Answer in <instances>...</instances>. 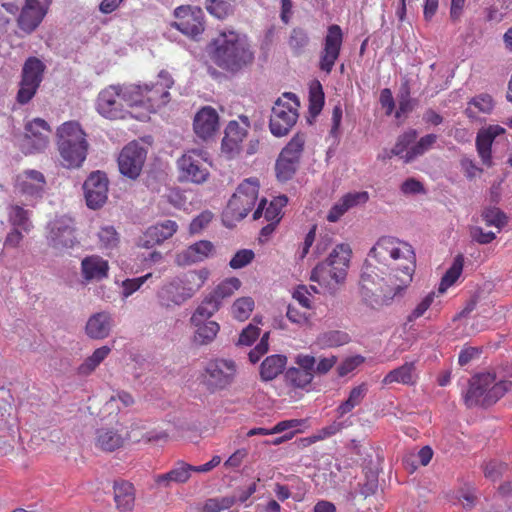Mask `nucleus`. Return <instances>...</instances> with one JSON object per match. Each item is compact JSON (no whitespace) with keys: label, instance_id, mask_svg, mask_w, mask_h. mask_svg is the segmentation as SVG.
I'll list each match as a JSON object with an SVG mask.
<instances>
[{"label":"nucleus","instance_id":"nucleus-39","mask_svg":"<svg viewBox=\"0 0 512 512\" xmlns=\"http://www.w3.org/2000/svg\"><path fill=\"white\" fill-rule=\"evenodd\" d=\"M464 266V257L463 255H457L450 268L443 275L441 282L438 287V293L443 294L450 288L461 276Z\"/></svg>","mask_w":512,"mask_h":512},{"label":"nucleus","instance_id":"nucleus-38","mask_svg":"<svg viewBox=\"0 0 512 512\" xmlns=\"http://www.w3.org/2000/svg\"><path fill=\"white\" fill-rule=\"evenodd\" d=\"M110 352L111 348L106 345L97 348L79 365L77 369L78 375L88 376L92 374L96 368L108 357Z\"/></svg>","mask_w":512,"mask_h":512},{"label":"nucleus","instance_id":"nucleus-16","mask_svg":"<svg viewBox=\"0 0 512 512\" xmlns=\"http://www.w3.org/2000/svg\"><path fill=\"white\" fill-rule=\"evenodd\" d=\"M206 384L213 390L227 387L236 374V364L228 359L210 361L205 369Z\"/></svg>","mask_w":512,"mask_h":512},{"label":"nucleus","instance_id":"nucleus-47","mask_svg":"<svg viewBox=\"0 0 512 512\" xmlns=\"http://www.w3.org/2000/svg\"><path fill=\"white\" fill-rule=\"evenodd\" d=\"M235 0H206L207 11L218 19H224L233 12Z\"/></svg>","mask_w":512,"mask_h":512},{"label":"nucleus","instance_id":"nucleus-29","mask_svg":"<svg viewBox=\"0 0 512 512\" xmlns=\"http://www.w3.org/2000/svg\"><path fill=\"white\" fill-rule=\"evenodd\" d=\"M190 323L195 328L194 342L198 345L212 343L220 330V325L213 320L190 319Z\"/></svg>","mask_w":512,"mask_h":512},{"label":"nucleus","instance_id":"nucleus-54","mask_svg":"<svg viewBox=\"0 0 512 512\" xmlns=\"http://www.w3.org/2000/svg\"><path fill=\"white\" fill-rule=\"evenodd\" d=\"M477 109L479 112L489 114L494 107L493 99L490 95L481 94L479 96L474 97L469 102V106L466 109V113L468 116H472V108Z\"/></svg>","mask_w":512,"mask_h":512},{"label":"nucleus","instance_id":"nucleus-28","mask_svg":"<svg viewBox=\"0 0 512 512\" xmlns=\"http://www.w3.org/2000/svg\"><path fill=\"white\" fill-rule=\"evenodd\" d=\"M288 203V198L285 195H280L275 197L265 208L266 199H262L253 214V218L255 220L259 219L262 215H264L265 219L268 222H273L278 224L282 218V208L285 207Z\"/></svg>","mask_w":512,"mask_h":512},{"label":"nucleus","instance_id":"nucleus-52","mask_svg":"<svg viewBox=\"0 0 512 512\" xmlns=\"http://www.w3.org/2000/svg\"><path fill=\"white\" fill-rule=\"evenodd\" d=\"M298 162L279 156L276 162L277 178L281 181H287L292 178L297 169Z\"/></svg>","mask_w":512,"mask_h":512},{"label":"nucleus","instance_id":"nucleus-21","mask_svg":"<svg viewBox=\"0 0 512 512\" xmlns=\"http://www.w3.org/2000/svg\"><path fill=\"white\" fill-rule=\"evenodd\" d=\"M194 131L204 140L211 138L219 127V117L216 110L210 106L203 107L194 117Z\"/></svg>","mask_w":512,"mask_h":512},{"label":"nucleus","instance_id":"nucleus-51","mask_svg":"<svg viewBox=\"0 0 512 512\" xmlns=\"http://www.w3.org/2000/svg\"><path fill=\"white\" fill-rule=\"evenodd\" d=\"M254 300L251 297L237 299L232 306V314L239 321L249 318L254 309Z\"/></svg>","mask_w":512,"mask_h":512},{"label":"nucleus","instance_id":"nucleus-11","mask_svg":"<svg viewBox=\"0 0 512 512\" xmlns=\"http://www.w3.org/2000/svg\"><path fill=\"white\" fill-rule=\"evenodd\" d=\"M45 65L36 57H29L22 68V79L17 93L20 104L28 103L35 95L43 79Z\"/></svg>","mask_w":512,"mask_h":512},{"label":"nucleus","instance_id":"nucleus-56","mask_svg":"<svg viewBox=\"0 0 512 512\" xmlns=\"http://www.w3.org/2000/svg\"><path fill=\"white\" fill-rule=\"evenodd\" d=\"M348 210L362 206L369 200V194L366 191H352L340 197Z\"/></svg>","mask_w":512,"mask_h":512},{"label":"nucleus","instance_id":"nucleus-4","mask_svg":"<svg viewBox=\"0 0 512 512\" xmlns=\"http://www.w3.org/2000/svg\"><path fill=\"white\" fill-rule=\"evenodd\" d=\"M511 387V381H497L494 373H480L471 378L469 388L464 395V402L469 408L489 407L502 398Z\"/></svg>","mask_w":512,"mask_h":512},{"label":"nucleus","instance_id":"nucleus-46","mask_svg":"<svg viewBox=\"0 0 512 512\" xmlns=\"http://www.w3.org/2000/svg\"><path fill=\"white\" fill-rule=\"evenodd\" d=\"M417 135V131L414 129H409L408 131L401 134L398 137L394 147L391 149V154L394 156H399L404 161L405 154L415 142Z\"/></svg>","mask_w":512,"mask_h":512},{"label":"nucleus","instance_id":"nucleus-12","mask_svg":"<svg viewBox=\"0 0 512 512\" xmlns=\"http://www.w3.org/2000/svg\"><path fill=\"white\" fill-rule=\"evenodd\" d=\"M46 179L42 172L34 169L24 170L16 176L15 193L23 197L27 205H34L42 198Z\"/></svg>","mask_w":512,"mask_h":512},{"label":"nucleus","instance_id":"nucleus-1","mask_svg":"<svg viewBox=\"0 0 512 512\" xmlns=\"http://www.w3.org/2000/svg\"><path fill=\"white\" fill-rule=\"evenodd\" d=\"M368 256L360 278V296L371 308L389 306L404 296L413 280L414 250L398 238L382 236Z\"/></svg>","mask_w":512,"mask_h":512},{"label":"nucleus","instance_id":"nucleus-55","mask_svg":"<svg viewBox=\"0 0 512 512\" xmlns=\"http://www.w3.org/2000/svg\"><path fill=\"white\" fill-rule=\"evenodd\" d=\"M235 502V497L210 498L205 502L202 512H221L232 507Z\"/></svg>","mask_w":512,"mask_h":512},{"label":"nucleus","instance_id":"nucleus-63","mask_svg":"<svg viewBox=\"0 0 512 512\" xmlns=\"http://www.w3.org/2000/svg\"><path fill=\"white\" fill-rule=\"evenodd\" d=\"M260 335V329L258 326L250 323L244 328L238 338L237 345L250 346Z\"/></svg>","mask_w":512,"mask_h":512},{"label":"nucleus","instance_id":"nucleus-60","mask_svg":"<svg viewBox=\"0 0 512 512\" xmlns=\"http://www.w3.org/2000/svg\"><path fill=\"white\" fill-rule=\"evenodd\" d=\"M436 296V292L431 291L428 293L412 310V312L408 315L407 320L409 322H413L416 319L420 318L424 315V313L429 309L432 305L434 298Z\"/></svg>","mask_w":512,"mask_h":512},{"label":"nucleus","instance_id":"nucleus-57","mask_svg":"<svg viewBox=\"0 0 512 512\" xmlns=\"http://www.w3.org/2000/svg\"><path fill=\"white\" fill-rule=\"evenodd\" d=\"M152 274L148 273L141 277L132 278V279H126L122 282V292L121 295L124 299L131 296L133 293L138 291L141 286L149 279L151 278Z\"/></svg>","mask_w":512,"mask_h":512},{"label":"nucleus","instance_id":"nucleus-14","mask_svg":"<svg viewBox=\"0 0 512 512\" xmlns=\"http://www.w3.org/2000/svg\"><path fill=\"white\" fill-rule=\"evenodd\" d=\"M52 0H25L18 15L17 25L25 34H32L42 23Z\"/></svg>","mask_w":512,"mask_h":512},{"label":"nucleus","instance_id":"nucleus-32","mask_svg":"<svg viewBox=\"0 0 512 512\" xmlns=\"http://www.w3.org/2000/svg\"><path fill=\"white\" fill-rule=\"evenodd\" d=\"M350 257V246L348 244H339L333 248L325 262L337 270V273H335L336 278H346Z\"/></svg>","mask_w":512,"mask_h":512},{"label":"nucleus","instance_id":"nucleus-49","mask_svg":"<svg viewBox=\"0 0 512 512\" xmlns=\"http://www.w3.org/2000/svg\"><path fill=\"white\" fill-rule=\"evenodd\" d=\"M305 143V136L303 134H296L290 142L284 147L280 156L283 158L291 159L295 162H299L301 153L303 151Z\"/></svg>","mask_w":512,"mask_h":512},{"label":"nucleus","instance_id":"nucleus-41","mask_svg":"<svg viewBox=\"0 0 512 512\" xmlns=\"http://www.w3.org/2000/svg\"><path fill=\"white\" fill-rule=\"evenodd\" d=\"M310 43L308 31L302 27H295L291 30L287 44L295 55L302 54Z\"/></svg>","mask_w":512,"mask_h":512},{"label":"nucleus","instance_id":"nucleus-17","mask_svg":"<svg viewBox=\"0 0 512 512\" xmlns=\"http://www.w3.org/2000/svg\"><path fill=\"white\" fill-rule=\"evenodd\" d=\"M146 159V151L137 142L127 144L119 154L118 166L121 174L136 179Z\"/></svg>","mask_w":512,"mask_h":512},{"label":"nucleus","instance_id":"nucleus-50","mask_svg":"<svg viewBox=\"0 0 512 512\" xmlns=\"http://www.w3.org/2000/svg\"><path fill=\"white\" fill-rule=\"evenodd\" d=\"M482 219L487 226L501 229L507 224V216L497 207H487L482 212Z\"/></svg>","mask_w":512,"mask_h":512},{"label":"nucleus","instance_id":"nucleus-64","mask_svg":"<svg viewBox=\"0 0 512 512\" xmlns=\"http://www.w3.org/2000/svg\"><path fill=\"white\" fill-rule=\"evenodd\" d=\"M254 258V252L249 249L238 251L230 260L229 265L233 269H240L248 265Z\"/></svg>","mask_w":512,"mask_h":512},{"label":"nucleus","instance_id":"nucleus-6","mask_svg":"<svg viewBox=\"0 0 512 512\" xmlns=\"http://www.w3.org/2000/svg\"><path fill=\"white\" fill-rule=\"evenodd\" d=\"M299 100L293 93H284L279 97L270 116L269 128L276 137L286 135L298 119Z\"/></svg>","mask_w":512,"mask_h":512},{"label":"nucleus","instance_id":"nucleus-35","mask_svg":"<svg viewBox=\"0 0 512 512\" xmlns=\"http://www.w3.org/2000/svg\"><path fill=\"white\" fill-rule=\"evenodd\" d=\"M287 364L285 355L275 354L265 358L260 366V376L264 381L275 379L281 374Z\"/></svg>","mask_w":512,"mask_h":512},{"label":"nucleus","instance_id":"nucleus-31","mask_svg":"<svg viewBox=\"0 0 512 512\" xmlns=\"http://www.w3.org/2000/svg\"><path fill=\"white\" fill-rule=\"evenodd\" d=\"M57 136L58 147L62 146L64 142H67L69 145H88L84 131L79 123L75 121L63 123L57 130Z\"/></svg>","mask_w":512,"mask_h":512},{"label":"nucleus","instance_id":"nucleus-30","mask_svg":"<svg viewBox=\"0 0 512 512\" xmlns=\"http://www.w3.org/2000/svg\"><path fill=\"white\" fill-rule=\"evenodd\" d=\"M418 374L414 362H406L402 366L391 370L382 380L384 385L400 383L403 385H414L417 382Z\"/></svg>","mask_w":512,"mask_h":512},{"label":"nucleus","instance_id":"nucleus-42","mask_svg":"<svg viewBox=\"0 0 512 512\" xmlns=\"http://www.w3.org/2000/svg\"><path fill=\"white\" fill-rule=\"evenodd\" d=\"M221 304L209 293L197 306L190 319L210 320V318L220 309Z\"/></svg>","mask_w":512,"mask_h":512},{"label":"nucleus","instance_id":"nucleus-37","mask_svg":"<svg viewBox=\"0 0 512 512\" xmlns=\"http://www.w3.org/2000/svg\"><path fill=\"white\" fill-rule=\"evenodd\" d=\"M193 471V465L179 462L176 467L165 474L158 475L156 482L160 485L168 486L171 482L185 483L190 478V473Z\"/></svg>","mask_w":512,"mask_h":512},{"label":"nucleus","instance_id":"nucleus-61","mask_svg":"<svg viewBox=\"0 0 512 512\" xmlns=\"http://www.w3.org/2000/svg\"><path fill=\"white\" fill-rule=\"evenodd\" d=\"M286 316L292 323L304 326L309 323L311 314L307 311H301L296 306L290 304L287 307Z\"/></svg>","mask_w":512,"mask_h":512},{"label":"nucleus","instance_id":"nucleus-53","mask_svg":"<svg viewBox=\"0 0 512 512\" xmlns=\"http://www.w3.org/2000/svg\"><path fill=\"white\" fill-rule=\"evenodd\" d=\"M98 239L100 243V247L102 249H113L117 247L119 243V236L114 227L105 226L102 227L98 232Z\"/></svg>","mask_w":512,"mask_h":512},{"label":"nucleus","instance_id":"nucleus-9","mask_svg":"<svg viewBox=\"0 0 512 512\" xmlns=\"http://www.w3.org/2000/svg\"><path fill=\"white\" fill-rule=\"evenodd\" d=\"M260 183L255 177L243 180L228 202L227 213L241 220L253 209L258 198Z\"/></svg>","mask_w":512,"mask_h":512},{"label":"nucleus","instance_id":"nucleus-13","mask_svg":"<svg viewBox=\"0 0 512 512\" xmlns=\"http://www.w3.org/2000/svg\"><path fill=\"white\" fill-rule=\"evenodd\" d=\"M48 244L59 251L71 249L77 244L73 220L62 216L51 221L47 226Z\"/></svg>","mask_w":512,"mask_h":512},{"label":"nucleus","instance_id":"nucleus-48","mask_svg":"<svg viewBox=\"0 0 512 512\" xmlns=\"http://www.w3.org/2000/svg\"><path fill=\"white\" fill-rule=\"evenodd\" d=\"M313 378L314 375L312 373L297 367H290L285 373L286 381L297 388L306 387L312 382Z\"/></svg>","mask_w":512,"mask_h":512},{"label":"nucleus","instance_id":"nucleus-19","mask_svg":"<svg viewBox=\"0 0 512 512\" xmlns=\"http://www.w3.org/2000/svg\"><path fill=\"white\" fill-rule=\"evenodd\" d=\"M178 225L175 221L165 220L149 227L139 239V246L152 248L165 240L171 238L177 231Z\"/></svg>","mask_w":512,"mask_h":512},{"label":"nucleus","instance_id":"nucleus-20","mask_svg":"<svg viewBox=\"0 0 512 512\" xmlns=\"http://www.w3.org/2000/svg\"><path fill=\"white\" fill-rule=\"evenodd\" d=\"M184 12L185 15L179 21L172 23V27L179 30L184 35L197 39L204 31V23L202 13L200 10L197 12H187L184 7H178L175 10V15L180 16Z\"/></svg>","mask_w":512,"mask_h":512},{"label":"nucleus","instance_id":"nucleus-62","mask_svg":"<svg viewBox=\"0 0 512 512\" xmlns=\"http://www.w3.org/2000/svg\"><path fill=\"white\" fill-rule=\"evenodd\" d=\"M506 468V464L496 460H491L485 463L483 471L487 479L496 481L503 474Z\"/></svg>","mask_w":512,"mask_h":512},{"label":"nucleus","instance_id":"nucleus-33","mask_svg":"<svg viewBox=\"0 0 512 512\" xmlns=\"http://www.w3.org/2000/svg\"><path fill=\"white\" fill-rule=\"evenodd\" d=\"M58 148L63 165L67 168H78L86 159L88 145H69L64 142Z\"/></svg>","mask_w":512,"mask_h":512},{"label":"nucleus","instance_id":"nucleus-3","mask_svg":"<svg viewBox=\"0 0 512 512\" xmlns=\"http://www.w3.org/2000/svg\"><path fill=\"white\" fill-rule=\"evenodd\" d=\"M209 275L208 269L201 268L165 280L156 292L159 307L171 311L182 306L204 286Z\"/></svg>","mask_w":512,"mask_h":512},{"label":"nucleus","instance_id":"nucleus-45","mask_svg":"<svg viewBox=\"0 0 512 512\" xmlns=\"http://www.w3.org/2000/svg\"><path fill=\"white\" fill-rule=\"evenodd\" d=\"M349 340L347 333L338 330L327 331L317 337V343L322 348L338 347L348 343Z\"/></svg>","mask_w":512,"mask_h":512},{"label":"nucleus","instance_id":"nucleus-34","mask_svg":"<svg viewBox=\"0 0 512 512\" xmlns=\"http://www.w3.org/2000/svg\"><path fill=\"white\" fill-rule=\"evenodd\" d=\"M114 500L118 510L122 512L131 511L135 502V491L131 483L116 481L114 483Z\"/></svg>","mask_w":512,"mask_h":512},{"label":"nucleus","instance_id":"nucleus-27","mask_svg":"<svg viewBox=\"0 0 512 512\" xmlns=\"http://www.w3.org/2000/svg\"><path fill=\"white\" fill-rule=\"evenodd\" d=\"M214 253V245L207 240H200L188 246L177 255L179 265H191L211 257Z\"/></svg>","mask_w":512,"mask_h":512},{"label":"nucleus","instance_id":"nucleus-5","mask_svg":"<svg viewBox=\"0 0 512 512\" xmlns=\"http://www.w3.org/2000/svg\"><path fill=\"white\" fill-rule=\"evenodd\" d=\"M139 93L135 84L110 85L99 93L96 109L105 118L122 119L125 117L126 107L135 106L140 101Z\"/></svg>","mask_w":512,"mask_h":512},{"label":"nucleus","instance_id":"nucleus-25","mask_svg":"<svg viewBox=\"0 0 512 512\" xmlns=\"http://www.w3.org/2000/svg\"><path fill=\"white\" fill-rule=\"evenodd\" d=\"M108 273L109 263L99 255H89L81 261V275L85 282L102 281Z\"/></svg>","mask_w":512,"mask_h":512},{"label":"nucleus","instance_id":"nucleus-23","mask_svg":"<svg viewBox=\"0 0 512 512\" xmlns=\"http://www.w3.org/2000/svg\"><path fill=\"white\" fill-rule=\"evenodd\" d=\"M335 273H337V270L324 261L312 270L310 279L317 282L325 293L333 295L345 280V278H336Z\"/></svg>","mask_w":512,"mask_h":512},{"label":"nucleus","instance_id":"nucleus-24","mask_svg":"<svg viewBox=\"0 0 512 512\" xmlns=\"http://www.w3.org/2000/svg\"><path fill=\"white\" fill-rule=\"evenodd\" d=\"M114 321L111 313L101 311L92 314L85 326V333L91 339L102 340L107 338L113 328Z\"/></svg>","mask_w":512,"mask_h":512},{"label":"nucleus","instance_id":"nucleus-15","mask_svg":"<svg viewBox=\"0 0 512 512\" xmlns=\"http://www.w3.org/2000/svg\"><path fill=\"white\" fill-rule=\"evenodd\" d=\"M343 38V31L339 25L332 24L328 26L320 54L319 67L322 71L328 74L332 71L340 56Z\"/></svg>","mask_w":512,"mask_h":512},{"label":"nucleus","instance_id":"nucleus-44","mask_svg":"<svg viewBox=\"0 0 512 512\" xmlns=\"http://www.w3.org/2000/svg\"><path fill=\"white\" fill-rule=\"evenodd\" d=\"M240 286L241 282L238 278H228L218 284L210 294L222 305L223 300L231 297Z\"/></svg>","mask_w":512,"mask_h":512},{"label":"nucleus","instance_id":"nucleus-59","mask_svg":"<svg viewBox=\"0 0 512 512\" xmlns=\"http://www.w3.org/2000/svg\"><path fill=\"white\" fill-rule=\"evenodd\" d=\"M324 105V93L320 84L316 88H311L309 93V112L313 116L318 115Z\"/></svg>","mask_w":512,"mask_h":512},{"label":"nucleus","instance_id":"nucleus-22","mask_svg":"<svg viewBox=\"0 0 512 512\" xmlns=\"http://www.w3.org/2000/svg\"><path fill=\"white\" fill-rule=\"evenodd\" d=\"M505 129L499 125H490L482 128L477 133L476 148L482 163L486 166L492 165L491 147L496 137L503 134Z\"/></svg>","mask_w":512,"mask_h":512},{"label":"nucleus","instance_id":"nucleus-10","mask_svg":"<svg viewBox=\"0 0 512 512\" xmlns=\"http://www.w3.org/2000/svg\"><path fill=\"white\" fill-rule=\"evenodd\" d=\"M24 134L18 138L17 143L25 154H35L45 151L49 145L51 129L49 124L41 118H34L25 124Z\"/></svg>","mask_w":512,"mask_h":512},{"label":"nucleus","instance_id":"nucleus-58","mask_svg":"<svg viewBox=\"0 0 512 512\" xmlns=\"http://www.w3.org/2000/svg\"><path fill=\"white\" fill-rule=\"evenodd\" d=\"M134 404V398L131 394L125 391H119L106 402L105 407L107 410L113 409L115 406L120 410L121 408H128Z\"/></svg>","mask_w":512,"mask_h":512},{"label":"nucleus","instance_id":"nucleus-36","mask_svg":"<svg viewBox=\"0 0 512 512\" xmlns=\"http://www.w3.org/2000/svg\"><path fill=\"white\" fill-rule=\"evenodd\" d=\"M31 211L23 208L19 204H12L8 207V221L13 226L23 232H30L33 228L31 221Z\"/></svg>","mask_w":512,"mask_h":512},{"label":"nucleus","instance_id":"nucleus-26","mask_svg":"<svg viewBox=\"0 0 512 512\" xmlns=\"http://www.w3.org/2000/svg\"><path fill=\"white\" fill-rule=\"evenodd\" d=\"M248 130L241 127L235 120L230 121L225 129V136L222 140V152L232 158L240 152L241 143L246 138Z\"/></svg>","mask_w":512,"mask_h":512},{"label":"nucleus","instance_id":"nucleus-18","mask_svg":"<svg viewBox=\"0 0 512 512\" xmlns=\"http://www.w3.org/2000/svg\"><path fill=\"white\" fill-rule=\"evenodd\" d=\"M87 206L98 209L105 204L108 193V179L103 172L90 174L83 185Z\"/></svg>","mask_w":512,"mask_h":512},{"label":"nucleus","instance_id":"nucleus-7","mask_svg":"<svg viewBox=\"0 0 512 512\" xmlns=\"http://www.w3.org/2000/svg\"><path fill=\"white\" fill-rule=\"evenodd\" d=\"M173 84V78L165 70L159 72L155 81L144 85L135 84L140 91L138 96L140 101L135 103V106H143L149 112L156 111L170 101L169 89Z\"/></svg>","mask_w":512,"mask_h":512},{"label":"nucleus","instance_id":"nucleus-43","mask_svg":"<svg viewBox=\"0 0 512 512\" xmlns=\"http://www.w3.org/2000/svg\"><path fill=\"white\" fill-rule=\"evenodd\" d=\"M437 141L436 134H427L421 137L416 143L414 142L411 148L405 154L404 162L410 163L417 157L426 153Z\"/></svg>","mask_w":512,"mask_h":512},{"label":"nucleus","instance_id":"nucleus-40","mask_svg":"<svg viewBox=\"0 0 512 512\" xmlns=\"http://www.w3.org/2000/svg\"><path fill=\"white\" fill-rule=\"evenodd\" d=\"M123 438L116 431L111 429H99L97 431L96 445L104 451H114L121 447Z\"/></svg>","mask_w":512,"mask_h":512},{"label":"nucleus","instance_id":"nucleus-2","mask_svg":"<svg viewBox=\"0 0 512 512\" xmlns=\"http://www.w3.org/2000/svg\"><path fill=\"white\" fill-rule=\"evenodd\" d=\"M209 56L219 68L233 73L251 65L255 58L247 37L232 30L213 39Z\"/></svg>","mask_w":512,"mask_h":512},{"label":"nucleus","instance_id":"nucleus-8","mask_svg":"<svg viewBox=\"0 0 512 512\" xmlns=\"http://www.w3.org/2000/svg\"><path fill=\"white\" fill-rule=\"evenodd\" d=\"M177 166L182 180L202 184L209 177L211 162L207 151L190 149L177 160Z\"/></svg>","mask_w":512,"mask_h":512}]
</instances>
